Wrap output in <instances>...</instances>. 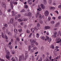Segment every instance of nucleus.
Returning a JSON list of instances; mask_svg holds the SVG:
<instances>
[{
    "label": "nucleus",
    "mask_w": 61,
    "mask_h": 61,
    "mask_svg": "<svg viewBox=\"0 0 61 61\" xmlns=\"http://www.w3.org/2000/svg\"><path fill=\"white\" fill-rule=\"evenodd\" d=\"M6 53L7 54L5 56L6 57L7 59H8L9 60H10V56H9L10 52L8 50H7L6 51Z\"/></svg>",
    "instance_id": "f257e3e1"
},
{
    "label": "nucleus",
    "mask_w": 61,
    "mask_h": 61,
    "mask_svg": "<svg viewBox=\"0 0 61 61\" xmlns=\"http://www.w3.org/2000/svg\"><path fill=\"white\" fill-rule=\"evenodd\" d=\"M22 58L23 60H24L25 58H24V56L23 54H22L21 56H19V61H22Z\"/></svg>",
    "instance_id": "f03ea898"
},
{
    "label": "nucleus",
    "mask_w": 61,
    "mask_h": 61,
    "mask_svg": "<svg viewBox=\"0 0 61 61\" xmlns=\"http://www.w3.org/2000/svg\"><path fill=\"white\" fill-rule=\"evenodd\" d=\"M2 6L4 8H5L6 7V5L4 2H2L1 4Z\"/></svg>",
    "instance_id": "7ed1b4c3"
},
{
    "label": "nucleus",
    "mask_w": 61,
    "mask_h": 61,
    "mask_svg": "<svg viewBox=\"0 0 61 61\" xmlns=\"http://www.w3.org/2000/svg\"><path fill=\"white\" fill-rule=\"evenodd\" d=\"M14 21V19H13V18H12L10 20V24H13Z\"/></svg>",
    "instance_id": "20e7f679"
},
{
    "label": "nucleus",
    "mask_w": 61,
    "mask_h": 61,
    "mask_svg": "<svg viewBox=\"0 0 61 61\" xmlns=\"http://www.w3.org/2000/svg\"><path fill=\"white\" fill-rule=\"evenodd\" d=\"M49 14V12L48 10H46L45 12V15L46 16H47L48 15V14Z\"/></svg>",
    "instance_id": "39448f33"
},
{
    "label": "nucleus",
    "mask_w": 61,
    "mask_h": 61,
    "mask_svg": "<svg viewBox=\"0 0 61 61\" xmlns=\"http://www.w3.org/2000/svg\"><path fill=\"white\" fill-rule=\"evenodd\" d=\"M40 6L41 7V8L42 9H44L45 8V5L42 4H41V5Z\"/></svg>",
    "instance_id": "423d86ee"
},
{
    "label": "nucleus",
    "mask_w": 61,
    "mask_h": 61,
    "mask_svg": "<svg viewBox=\"0 0 61 61\" xmlns=\"http://www.w3.org/2000/svg\"><path fill=\"white\" fill-rule=\"evenodd\" d=\"M28 2L29 5H31L32 4V0H28Z\"/></svg>",
    "instance_id": "0eeeda50"
},
{
    "label": "nucleus",
    "mask_w": 61,
    "mask_h": 61,
    "mask_svg": "<svg viewBox=\"0 0 61 61\" xmlns=\"http://www.w3.org/2000/svg\"><path fill=\"white\" fill-rule=\"evenodd\" d=\"M33 42L34 44H35L36 45H38V43L36 41H35L34 40H33L32 41V43Z\"/></svg>",
    "instance_id": "6e6552de"
},
{
    "label": "nucleus",
    "mask_w": 61,
    "mask_h": 61,
    "mask_svg": "<svg viewBox=\"0 0 61 61\" xmlns=\"http://www.w3.org/2000/svg\"><path fill=\"white\" fill-rule=\"evenodd\" d=\"M14 33L15 34H17V30L16 29H15L14 30Z\"/></svg>",
    "instance_id": "1a4fd4ad"
},
{
    "label": "nucleus",
    "mask_w": 61,
    "mask_h": 61,
    "mask_svg": "<svg viewBox=\"0 0 61 61\" xmlns=\"http://www.w3.org/2000/svg\"><path fill=\"white\" fill-rule=\"evenodd\" d=\"M45 28L46 30H47V29H50V27L49 26H45Z\"/></svg>",
    "instance_id": "9d476101"
},
{
    "label": "nucleus",
    "mask_w": 61,
    "mask_h": 61,
    "mask_svg": "<svg viewBox=\"0 0 61 61\" xmlns=\"http://www.w3.org/2000/svg\"><path fill=\"white\" fill-rule=\"evenodd\" d=\"M28 57V54H25V60H26V59H27V58Z\"/></svg>",
    "instance_id": "9b49d317"
},
{
    "label": "nucleus",
    "mask_w": 61,
    "mask_h": 61,
    "mask_svg": "<svg viewBox=\"0 0 61 61\" xmlns=\"http://www.w3.org/2000/svg\"><path fill=\"white\" fill-rule=\"evenodd\" d=\"M31 47H33L34 46V42H33V41H32V42H31Z\"/></svg>",
    "instance_id": "f8f14e48"
},
{
    "label": "nucleus",
    "mask_w": 61,
    "mask_h": 61,
    "mask_svg": "<svg viewBox=\"0 0 61 61\" xmlns=\"http://www.w3.org/2000/svg\"><path fill=\"white\" fill-rule=\"evenodd\" d=\"M44 4V5H46L47 3L46 2V0H43Z\"/></svg>",
    "instance_id": "ddd939ff"
},
{
    "label": "nucleus",
    "mask_w": 61,
    "mask_h": 61,
    "mask_svg": "<svg viewBox=\"0 0 61 61\" xmlns=\"http://www.w3.org/2000/svg\"><path fill=\"white\" fill-rule=\"evenodd\" d=\"M28 19L27 18H23L22 19L23 21H26Z\"/></svg>",
    "instance_id": "4468645a"
},
{
    "label": "nucleus",
    "mask_w": 61,
    "mask_h": 61,
    "mask_svg": "<svg viewBox=\"0 0 61 61\" xmlns=\"http://www.w3.org/2000/svg\"><path fill=\"white\" fill-rule=\"evenodd\" d=\"M59 24H60L59 23H58L56 24L55 25V27H58V26H59Z\"/></svg>",
    "instance_id": "2eb2a0df"
},
{
    "label": "nucleus",
    "mask_w": 61,
    "mask_h": 61,
    "mask_svg": "<svg viewBox=\"0 0 61 61\" xmlns=\"http://www.w3.org/2000/svg\"><path fill=\"white\" fill-rule=\"evenodd\" d=\"M31 31L32 33H34L35 32V29L33 28H32L31 29Z\"/></svg>",
    "instance_id": "dca6fc26"
},
{
    "label": "nucleus",
    "mask_w": 61,
    "mask_h": 61,
    "mask_svg": "<svg viewBox=\"0 0 61 61\" xmlns=\"http://www.w3.org/2000/svg\"><path fill=\"white\" fill-rule=\"evenodd\" d=\"M28 16H30V17H31L32 16V13L30 12H29L28 14Z\"/></svg>",
    "instance_id": "f3484780"
},
{
    "label": "nucleus",
    "mask_w": 61,
    "mask_h": 61,
    "mask_svg": "<svg viewBox=\"0 0 61 61\" xmlns=\"http://www.w3.org/2000/svg\"><path fill=\"white\" fill-rule=\"evenodd\" d=\"M14 2V0H12L10 1V5H13V3Z\"/></svg>",
    "instance_id": "a211bd4d"
},
{
    "label": "nucleus",
    "mask_w": 61,
    "mask_h": 61,
    "mask_svg": "<svg viewBox=\"0 0 61 61\" xmlns=\"http://www.w3.org/2000/svg\"><path fill=\"white\" fill-rule=\"evenodd\" d=\"M24 8H26V9H27V8H28V5H24Z\"/></svg>",
    "instance_id": "6ab92c4d"
},
{
    "label": "nucleus",
    "mask_w": 61,
    "mask_h": 61,
    "mask_svg": "<svg viewBox=\"0 0 61 61\" xmlns=\"http://www.w3.org/2000/svg\"><path fill=\"white\" fill-rule=\"evenodd\" d=\"M1 36L3 38H5V36H4V33H3V32L1 33Z\"/></svg>",
    "instance_id": "aec40b11"
},
{
    "label": "nucleus",
    "mask_w": 61,
    "mask_h": 61,
    "mask_svg": "<svg viewBox=\"0 0 61 61\" xmlns=\"http://www.w3.org/2000/svg\"><path fill=\"white\" fill-rule=\"evenodd\" d=\"M39 18L41 19H42V16L40 14L39 15Z\"/></svg>",
    "instance_id": "412c9836"
},
{
    "label": "nucleus",
    "mask_w": 61,
    "mask_h": 61,
    "mask_svg": "<svg viewBox=\"0 0 61 61\" xmlns=\"http://www.w3.org/2000/svg\"><path fill=\"white\" fill-rule=\"evenodd\" d=\"M55 9V8L54 7H50V9H53V10H54Z\"/></svg>",
    "instance_id": "4be33fe9"
},
{
    "label": "nucleus",
    "mask_w": 61,
    "mask_h": 61,
    "mask_svg": "<svg viewBox=\"0 0 61 61\" xmlns=\"http://www.w3.org/2000/svg\"><path fill=\"white\" fill-rule=\"evenodd\" d=\"M51 40H52V39L51 38L50 39L49 38L48 39V41L49 42H50L51 41Z\"/></svg>",
    "instance_id": "5701e85b"
},
{
    "label": "nucleus",
    "mask_w": 61,
    "mask_h": 61,
    "mask_svg": "<svg viewBox=\"0 0 61 61\" xmlns=\"http://www.w3.org/2000/svg\"><path fill=\"white\" fill-rule=\"evenodd\" d=\"M18 22H22V21H23V19H22V20L21 19H18Z\"/></svg>",
    "instance_id": "b1692460"
},
{
    "label": "nucleus",
    "mask_w": 61,
    "mask_h": 61,
    "mask_svg": "<svg viewBox=\"0 0 61 61\" xmlns=\"http://www.w3.org/2000/svg\"><path fill=\"white\" fill-rule=\"evenodd\" d=\"M34 29H36V30H38V27H37L36 26L34 28Z\"/></svg>",
    "instance_id": "393cba45"
},
{
    "label": "nucleus",
    "mask_w": 61,
    "mask_h": 61,
    "mask_svg": "<svg viewBox=\"0 0 61 61\" xmlns=\"http://www.w3.org/2000/svg\"><path fill=\"white\" fill-rule=\"evenodd\" d=\"M50 48H51V47H52V48L53 49H54V46L53 45H52L51 46H50Z\"/></svg>",
    "instance_id": "a878e982"
},
{
    "label": "nucleus",
    "mask_w": 61,
    "mask_h": 61,
    "mask_svg": "<svg viewBox=\"0 0 61 61\" xmlns=\"http://www.w3.org/2000/svg\"><path fill=\"white\" fill-rule=\"evenodd\" d=\"M60 41H58L56 42L57 43H59L61 42V39H60Z\"/></svg>",
    "instance_id": "bb28decb"
},
{
    "label": "nucleus",
    "mask_w": 61,
    "mask_h": 61,
    "mask_svg": "<svg viewBox=\"0 0 61 61\" xmlns=\"http://www.w3.org/2000/svg\"><path fill=\"white\" fill-rule=\"evenodd\" d=\"M10 6H11L12 9H13V7L14 6H13V4H10Z\"/></svg>",
    "instance_id": "cd10ccee"
},
{
    "label": "nucleus",
    "mask_w": 61,
    "mask_h": 61,
    "mask_svg": "<svg viewBox=\"0 0 61 61\" xmlns=\"http://www.w3.org/2000/svg\"><path fill=\"white\" fill-rule=\"evenodd\" d=\"M30 51L31 53H32V52H34V51L32 50H31L30 49H29V51Z\"/></svg>",
    "instance_id": "c85d7f7f"
},
{
    "label": "nucleus",
    "mask_w": 61,
    "mask_h": 61,
    "mask_svg": "<svg viewBox=\"0 0 61 61\" xmlns=\"http://www.w3.org/2000/svg\"><path fill=\"white\" fill-rule=\"evenodd\" d=\"M4 26H5V27H7L8 25H7V24H5L4 25Z\"/></svg>",
    "instance_id": "c756f323"
},
{
    "label": "nucleus",
    "mask_w": 61,
    "mask_h": 61,
    "mask_svg": "<svg viewBox=\"0 0 61 61\" xmlns=\"http://www.w3.org/2000/svg\"><path fill=\"white\" fill-rule=\"evenodd\" d=\"M52 0H49V3L50 4H51L52 3Z\"/></svg>",
    "instance_id": "7c9ffc66"
},
{
    "label": "nucleus",
    "mask_w": 61,
    "mask_h": 61,
    "mask_svg": "<svg viewBox=\"0 0 61 61\" xmlns=\"http://www.w3.org/2000/svg\"><path fill=\"white\" fill-rule=\"evenodd\" d=\"M6 39H8V38L7 37V36L6 35H4Z\"/></svg>",
    "instance_id": "2f4dec72"
},
{
    "label": "nucleus",
    "mask_w": 61,
    "mask_h": 61,
    "mask_svg": "<svg viewBox=\"0 0 61 61\" xmlns=\"http://www.w3.org/2000/svg\"><path fill=\"white\" fill-rule=\"evenodd\" d=\"M51 23V24H55V21H52Z\"/></svg>",
    "instance_id": "473e14b6"
},
{
    "label": "nucleus",
    "mask_w": 61,
    "mask_h": 61,
    "mask_svg": "<svg viewBox=\"0 0 61 61\" xmlns=\"http://www.w3.org/2000/svg\"><path fill=\"white\" fill-rule=\"evenodd\" d=\"M37 36H36V37H37V38H38L39 37V34L38 33L37 34Z\"/></svg>",
    "instance_id": "72a5a7b5"
},
{
    "label": "nucleus",
    "mask_w": 61,
    "mask_h": 61,
    "mask_svg": "<svg viewBox=\"0 0 61 61\" xmlns=\"http://www.w3.org/2000/svg\"><path fill=\"white\" fill-rule=\"evenodd\" d=\"M42 61V57H41L40 58V59H39V60L38 61Z\"/></svg>",
    "instance_id": "f704fd0d"
},
{
    "label": "nucleus",
    "mask_w": 61,
    "mask_h": 61,
    "mask_svg": "<svg viewBox=\"0 0 61 61\" xmlns=\"http://www.w3.org/2000/svg\"><path fill=\"white\" fill-rule=\"evenodd\" d=\"M39 55H38V56H37V57L36 58V60L37 61L38 60V58H39Z\"/></svg>",
    "instance_id": "c9c22d12"
},
{
    "label": "nucleus",
    "mask_w": 61,
    "mask_h": 61,
    "mask_svg": "<svg viewBox=\"0 0 61 61\" xmlns=\"http://www.w3.org/2000/svg\"><path fill=\"white\" fill-rule=\"evenodd\" d=\"M32 33H31L28 37L29 38H30V37H31V36H32Z\"/></svg>",
    "instance_id": "e433bc0d"
},
{
    "label": "nucleus",
    "mask_w": 61,
    "mask_h": 61,
    "mask_svg": "<svg viewBox=\"0 0 61 61\" xmlns=\"http://www.w3.org/2000/svg\"><path fill=\"white\" fill-rule=\"evenodd\" d=\"M50 19H51V18L49 17L48 19V21H49L50 20Z\"/></svg>",
    "instance_id": "4c0bfd02"
},
{
    "label": "nucleus",
    "mask_w": 61,
    "mask_h": 61,
    "mask_svg": "<svg viewBox=\"0 0 61 61\" xmlns=\"http://www.w3.org/2000/svg\"><path fill=\"white\" fill-rule=\"evenodd\" d=\"M37 26H38V27H40V25L39 23H38L37 24Z\"/></svg>",
    "instance_id": "58836bf2"
},
{
    "label": "nucleus",
    "mask_w": 61,
    "mask_h": 61,
    "mask_svg": "<svg viewBox=\"0 0 61 61\" xmlns=\"http://www.w3.org/2000/svg\"><path fill=\"white\" fill-rule=\"evenodd\" d=\"M9 47L10 48V49H12V46L10 45L9 46Z\"/></svg>",
    "instance_id": "ea45409f"
},
{
    "label": "nucleus",
    "mask_w": 61,
    "mask_h": 61,
    "mask_svg": "<svg viewBox=\"0 0 61 61\" xmlns=\"http://www.w3.org/2000/svg\"><path fill=\"white\" fill-rule=\"evenodd\" d=\"M15 51H13L12 52V54H15Z\"/></svg>",
    "instance_id": "a19ab883"
},
{
    "label": "nucleus",
    "mask_w": 61,
    "mask_h": 61,
    "mask_svg": "<svg viewBox=\"0 0 61 61\" xmlns=\"http://www.w3.org/2000/svg\"><path fill=\"white\" fill-rule=\"evenodd\" d=\"M60 38H57L56 39V41H58V40H60Z\"/></svg>",
    "instance_id": "79ce46f5"
},
{
    "label": "nucleus",
    "mask_w": 61,
    "mask_h": 61,
    "mask_svg": "<svg viewBox=\"0 0 61 61\" xmlns=\"http://www.w3.org/2000/svg\"><path fill=\"white\" fill-rule=\"evenodd\" d=\"M36 15V17H37L38 16V13H37V14Z\"/></svg>",
    "instance_id": "37998d69"
},
{
    "label": "nucleus",
    "mask_w": 61,
    "mask_h": 61,
    "mask_svg": "<svg viewBox=\"0 0 61 61\" xmlns=\"http://www.w3.org/2000/svg\"><path fill=\"white\" fill-rule=\"evenodd\" d=\"M21 16V15L20 14H18V17H18V18H19Z\"/></svg>",
    "instance_id": "c03bdc74"
},
{
    "label": "nucleus",
    "mask_w": 61,
    "mask_h": 61,
    "mask_svg": "<svg viewBox=\"0 0 61 61\" xmlns=\"http://www.w3.org/2000/svg\"><path fill=\"white\" fill-rule=\"evenodd\" d=\"M52 37H53L54 38H55V37H56V35H53L52 36Z\"/></svg>",
    "instance_id": "a18cd8bd"
},
{
    "label": "nucleus",
    "mask_w": 61,
    "mask_h": 61,
    "mask_svg": "<svg viewBox=\"0 0 61 61\" xmlns=\"http://www.w3.org/2000/svg\"><path fill=\"white\" fill-rule=\"evenodd\" d=\"M41 39H42L43 40H45V37H41Z\"/></svg>",
    "instance_id": "49530a36"
},
{
    "label": "nucleus",
    "mask_w": 61,
    "mask_h": 61,
    "mask_svg": "<svg viewBox=\"0 0 61 61\" xmlns=\"http://www.w3.org/2000/svg\"><path fill=\"white\" fill-rule=\"evenodd\" d=\"M36 48H36V47H34L33 48V50H36Z\"/></svg>",
    "instance_id": "de8ad7c7"
},
{
    "label": "nucleus",
    "mask_w": 61,
    "mask_h": 61,
    "mask_svg": "<svg viewBox=\"0 0 61 61\" xmlns=\"http://www.w3.org/2000/svg\"><path fill=\"white\" fill-rule=\"evenodd\" d=\"M8 35L10 36L11 35H12V33H11L10 32L8 33Z\"/></svg>",
    "instance_id": "09e8293b"
},
{
    "label": "nucleus",
    "mask_w": 61,
    "mask_h": 61,
    "mask_svg": "<svg viewBox=\"0 0 61 61\" xmlns=\"http://www.w3.org/2000/svg\"><path fill=\"white\" fill-rule=\"evenodd\" d=\"M25 11L24 9H23L21 11V12H24Z\"/></svg>",
    "instance_id": "8fccbe9b"
},
{
    "label": "nucleus",
    "mask_w": 61,
    "mask_h": 61,
    "mask_svg": "<svg viewBox=\"0 0 61 61\" xmlns=\"http://www.w3.org/2000/svg\"><path fill=\"white\" fill-rule=\"evenodd\" d=\"M58 58H59V56H58L56 58H55V60H56V59H58Z\"/></svg>",
    "instance_id": "3c124183"
},
{
    "label": "nucleus",
    "mask_w": 61,
    "mask_h": 61,
    "mask_svg": "<svg viewBox=\"0 0 61 61\" xmlns=\"http://www.w3.org/2000/svg\"><path fill=\"white\" fill-rule=\"evenodd\" d=\"M18 31H19V32H21L22 31V29H20Z\"/></svg>",
    "instance_id": "603ef678"
},
{
    "label": "nucleus",
    "mask_w": 61,
    "mask_h": 61,
    "mask_svg": "<svg viewBox=\"0 0 61 61\" xmlns=\"http://www.w3.org/2000/svg\"><path fill=\"white\" fill-rule=\"evenodd\" d=\"M25 16H28V13H26L25 14Z\"/></svg>",
    "instance_id": "864d4df0"
},
{
    "label": "nucleus",
    "mask_w": 61,
    "mask_h": 61,
    "mask_svg": "<svg viewBox=\"0 0 61 61\" xmlns=\"http://www.w3.org/2000/svg\"><path fill=\"white\" fill-rule=\"evenodd\" d=\"M46 54V55H49V53H48V52H46L45 53Z\"/></svg>",
    "instance_id": "5fc2aeb1"
},
{
    "label": "nucleus",
    "mask_w": 61,
    "mask_h": 61,
    "mask_svg": "<svg viewBox=\"0 0 61 61\" xmlns=\"http://www.w3.org/2000/svg\"><path fill=\"white\" fill-rule=\"evenodd\" d=\"M23 24H24V22H21L20 23V25H23Z\"/></svg>",
    "instance_id": "6e6d98bb"
},
{
    "label": "nucleus",
    "mask_w": 61,
    "mask_h": 61,
    "mask_svg": "<svg viewBox=\"0 0 61 61\" xmlns=\"http://www.w3.org/2000/svg\"><path fill=\"white\" fill-rule=\"evenodd\" d=\"M16 39L17 40H18V41H19L20 40V39H19V38H17Z\"/></svg>",
    "instance_id": "4d7b16f0"
},
{
    "label": "nucleus",
    "mask_w": 61,
    "mask_h": 61,
    "mask_svg": "<svg viewBox=\"0 0 61 61\" xmlns=\"http://www.w3.org/2000/svg\"><path fill=\"white\" fill-rule=\"evenodd\" d=\"M58 8H60V9L61 10V5H59L58 6Z\"/></svg>",
    "instance_id": "13d9d810"
},
{
    "label": "nucleus",
    "mask_w": 61,
    "mask_h": 61,
    "mask_svg": "<svg viewBox=\"0 0 61 61\" xmlns=\"http://www.w3.org/2000/svg\"><path fill=\"white\" fill-rule=\"evenodd\" d=\"M26 32L27 33H30V31H29L28 30H27Z\"/></svg>",
    "instance_id": "bf43d9fd"
},
{
    "label": "nucleus",
    "mask_w": 61,
    "mask_h": 61,
    "mask_svg": "<svg viewBox=\"0 0 61 61\" xmlns=\"http://www.w3.org/2000/svg\"><path fill=\"white\" fill-rule=\"evenodd\" d=\"M41 50H44V47H42L41 48Z\"/></svg>",
    "instance_id": "052dcab7"
},
{
    "label": "nucleus",
    "mask_w": 61,
    "mask_h": 61,
    "mask_svg": "<svg viewBox=\"0 0 61 61\" xmlns=\"http://www.w3.org/2000/svg\"><path fill=\"white\" fill-rule=\"evenodd\" d=\"M40 23L41 24H43V21L42 20H40Z\"/></svg>",
    "instance_id": "680f3d73"
},
{
    "label": "nucleus",
    "mask_w": 61,
    "mask_h": 61,
    "mask_svg": "<svg viewBox=\"0 0 61 61\" xmlns=\"http://www.w3.org/2000/svg\"><path fill=\"white\" fill-rule=\"evenodd\" d=\"M53 30H55V31H56V30H57V28H54L53 29Z\"/></svg>",
    "instance_id": "e2e57ef3"
},
{
    "label": "nucleus",
    "mask_w": 61,
    "mask_h": 61,
    "mask_svg": "<svg viewBox=\"0 0 61 61\" xmlns=\"http://www.w3.org/2000/svg\"><path fill=\"white\" fill-rule=\"evenodd\" d=\"M11 9H9L8 10V12H10L11 11Z\"/></svg>",
    "instance_id": "0e129e2a"
},
{
    "label": "nucleus",
    "mask_w": 61,
    "mask_h": 61,
    "mask_svg": "<svg viewBox=\"0 0 61 61\" xmlns=\"http://www.w3.org/2000/svg\"><path fill=\"white\" fill-rule=\"evenodd\" d=\"M18 9H19V8H20V6H19V5H18Z\"/></svg>",
    "instance_id": "69168bd1"
},
{
    "label": "nucleus",
    "mask_w": 61,
    "mask_h": 61,
    "mask_svg": "<svg viewBox=\"0 0 61 61\" xmlns=\"http://www.w3.org/2000/svg\"><path fill=\"white\" fill-rule=\"evenodd\" d=\"M38 53V51L36 52L35 53V54H37Z\"/></svg>",
    "instance_id": "338daca9"
},
{
    "label": "nucleus",
    "mask_w": 61,
    "mask_h": 61,
    "mask_svg": "<svg viewBox=\"0 0 61 61\" xmlns=\"http://www.w3.org/2000/svg\"><path fill=\"white\" fill-rule=\"evenodd\" d=\"M58 18L59 19H61V16H60L59 17H58Z\"/></svg>",
    "instance_id": "774afa93"
}]
</instances>
